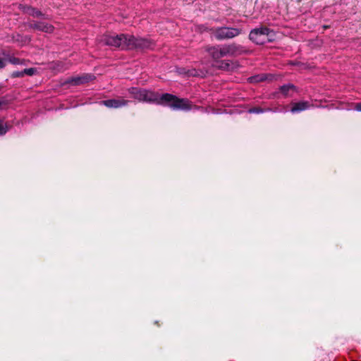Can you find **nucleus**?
Segmentation results:
<instances>
[{
    "label": "nucleus",
    "instance_id": "ddd939ff",
    "mask_svg": "<svg viewBox=\"0 0 361 361\" xmlns=\"http://www.w3.org/2000/svg\"><path fill=\"white\" fill-rule=\"evenodd\" d=\"M290 90H295V86L293 84H286L279 87L280 92L285 97H287L289 96Z\"/></svg>",
    "mask_w": 361,
    "mask_h": 361
},
{
    "label": "nucleus",
    "instance_id": "f8f14e48",
    "mask_svg": "<svg viewBox=\"0 0 361 361\" xmlns=\"http://www.w3.org/2000/svg\"><path fill=\"white\" fill-rule=\"evenodd\" d=\"M128 92L133 96L134 99L140 102L143 101L144 89L132 87L128 90Z\"/></svg>",
    "mask_w": 361,
    "mask_h": 361
},
{
    "label": "nucleus",
    "instance_id": "9d476101",
    "mask_svg": "<svg viewBox=\"0 0 361 361\" xmlns=\"http://www.w3.org/2000/svg\"><path fill=\"white\" fill-rule=\"evenodd\" d=\"M313 105L307 101H301L299 102L292 103L290 112L293 114L298 113L305 111Z\"/></svg>",
    "mask_w": 361,
    "mask_h": 361
},
{
    "label": "nucleus",
    "instance_id": "9b49d317",
    "mask_svg": "<svg viewBox=\"0 0 361 361\" xmlns=\"http://www.w3.org/2000/svg\"><path fill=\"white\" fill-rule=\"evenodd\" d=\"M213 66L222 71H229L232 68V62L229 60H219L214 62Z\"/></svg>",
    "mask_w": 361,
    "mask_h": 361
},
{
    "label": "nucleus",
    "instance_id": "4468645a",
    "mask_svg": "<svg viewBox=\"0 0 361 361\" xmlns=\"http://www.w3.org/2000/svg\"><path fill=\"white\" fill-rule=\"evenodd\" d=\"M52 68L57 71L62 72L68 69V66L62 61H56L53 63Z\"/></svg>",
    "mask_w": 361,
    "mask_h": 361
},
{
    "label": "nucleus",
    "instance_id": "39448f33",
    "mask_svg": "<svg viewBox=\"0 0 361 361\" xmlns=\"http://www.w3.org/2000/svg\"><path fill=\"white\" fill-rule=\"evenodd\" d=\"M273 31L267 27H260L252 30L249 35V39L256 44L262 45L272 41Z\"/></svg>",
    "mask_w": 361,
    "mask_h": 361
},
{
    "label": "nucleus",
    "instance_id": "2eb2a0df",
    "mask_svg": "<svg viewBox=\"0 0 361 361\" xmlns=\"http://www.w3.org/2000/svg\"><path fill=\"white\" fill-rule=\"evenodd\" d=\"M271 109L270 108L263 109L259 106L250 108L248 109L247 112L249 114H262L267 111H270Z\"/></svg>",
    "mask_w": 361,
    "mask_h": 361
},
{
    "label": "nucleus",
    "instance_id": "f257e3e1",
    "mask_svg": "<svg viewBox=\"0 0 361 361\" xmlns=\"http://www.w3.org/2000/svg\"><path fill=\"white\" fill-rule=\"evenodd\" d=\"M100 44L106 46H110L115 48L124 49H150L152 43L150 40L145 38H137L133 35L120 34L109 35L106 34L101 36L99 39Z\"/></svg>",
    "mask_w": 361,
    "mask_h": 361
},
{
    "label": "nucleus",
    "instance_id": "f3484780",
    "mask_svg": "<svg viewBox=\"0 0 361 361\" xmlns=\"http://www.w3.org/2000/svg\"><path fill=\"white\" fill-rule=\"evenodd\" d=\"M8 60L12 64L18 65V64L22 63L21 60L16 57H13V56L9 57Z\"/></svg>",
    "mask_w": 361,
    "mask_h": 361
},
{
    "label": "nucleus",
    "instance_id": "dca6fc26",
    "mask_svg": "<svg viewBox=\"0 0 361 361\" xmlns=\"http://www.w3.org/2000/svg\"><path fill=\"white\" fill-rule=\"evenodd\" d=\"M250 82H262V81L265 80L266 77L264 75H255L254 77L250 78Z\"/></svg>",
    "mask_w": 361,
    "mask_h": 361
},
{
    "label": "nucleus",
    "instance_id": "aec40b11",
    "mask_svg": "<svg viewBox=\"0 0 361 361\" xmlns=\"http://www.w3.org/2000/svg\"><path fill=\"white\" fill-rule=\"evenodd\" d=\"M7 132V128L4 126L3 122L0 121V135L6 134Z\"/></svg>",
    "mask_w": 361,
    "mask_h": 361
},
{
    "label": "nucleus",
    "instance_id": "1a4fd4ad",
    "mask_svg": "<svg viewBox=\"0 0 361 361\" xmlns=\"http://www.w3.org/2000/svg\"><path fill=\"white\" fill-rule=\"evenodd\" d=\"M19 8L25 13H27L32 17H35V18H44V19H47V18L46 17L45 14L42 13L39 10L34 8V7H32V6H27V5H23V4H20L19 5Z\"/></svg>",
    "mask_w": 361,
    "mask_h": 361
},
{
    "label": "nucleus",
    "instance_id": "a211bd4d",
    "mask_svg": "<svg viewBox=\"0 0 361 361\" xmlns=\"http://www.w3.org/2000/svg\"><path fill=\"white\" fill-rule=\"evenodd\" d=\"M36 73V69L34 68H25L23 70V73L27 75H33Z\"/></svg>",
    "mask_w": 361,
    "mask_h": 361
},
{
    "label": "nucleus",
    "instance_id": "7ed1b4c3",
    "mask_svg": "<svg viewBox=\"0 0 361 361\" xmlns=\"http://www.w3.org/2000/svg\"><path fill=\"white\" fill-rule=\"evenodd\" d=\"M242 50L243 47L235 43L207 46L206 47V51L209 54L214 62L219 61L225 56H235L240 54Z\"/></svg>",
    "mask_w": 361,
    "mask_h": 361
},
{
    "label": "nucleus",
    "instance_id": "f03ea898",
    "mask_svg": "<svg viewBox=\"0 0 361 361\" xmlns=\"http://www.w3.org/2000/svg\"><path fill=\"white\" fill-rule=\"evenodd\" d=\"M142 102L166 106L173 110L189 111L192 109V103L188 99L178 98L169 93L160 94L157 92L145 89Z\"/></svg>",
    "mask_w": 361,
    "mask_h": 361
},
{
    "label": "nucleus",
    "instance_id": "6e6552de",
    "mask_svg": "<svg viewBox=\"0 0 361 361\" xmlns=\"http://www.w3.org/2000/svg\"><path fill=\"white\" fill-rule=\"evenodd\" d=\"M31 29L42 31L47 33H51L54 27L52 25L42 21H32L27 24Z\"/></svg>",
    "mask_w": 361,
    "mask_h": 361
},
{
    "label": "nucleus",
    "instance_id": "412c9836",
    "mask_svg": "<svg viewBox=\"0 0 361 361\" xmlns=\"http://www.w3.org/2000/svg\"><path fill=\"white\" fill-rule=\"evenodd\" d=\"M354 109L357 111H361V102L356 103L355 104Z\"/></svg>",
    "mask_w": 361,
    "mask_h": 361
},
{
    "label": "nucleus",
    "instance_id": "6ab92c4d",
    "mask_svg": "<svg viewBox=\"0 0 361 361\" xmlns=\"http://www.w3.org/2000/svg\"><path fill=\"white\" fill-rule=\"evenodd\" d=\"M24 76L23 71H14L11 74L12 78H23Z\"/></svg>",
    "mask_w": 361,
    "mask_h": 361
},
{
    "label": "nucleus",
    "instance_id": "423d86ee",
    "mask_svg": "<svg viewBox=\"0 0 361 361\" xmlns=\"http://www.w3.org/2000/svg\"><path fill=\"white\" fill-rule=\"evenodd\" d=\"M95 77L94 75L85 73L82 75L72 77L66 80L65 84H69L71 85L77 86L87 83L90 81L94 80Z\"/></svg>",
    "mask_w": 361,
    "mask_h": 361
},
{
    "label": "nucleus",
    "instance_id": "5701e85b",
    "mask_svg": "<svg viewBox=\"0 0 361 361\" xmlns=\"http://www.w3.org/2000/svg\"><path fill=\"white\" fill-rule=\"evenodd\" d=\"M17 37H18V39H16V40H18V37H20V35H17Z\"/></svg>",
    "mask_w": 361,
    "mask_h": 361
},
{
    "label": "nucleus",
    "instance_id": "0eeeda50",
    "mask_svg": "<svg viewBox=\"0 0 361 361\" xmlns=\"http://www.w3.org/2000/svg\"><path fill=\"white\" fill-rule=\"evenodd\" d=\"M130 101L123 99L121 97H118L116 99H111L101 101L100 103L105 106L111 109H118L123 106H126L128 104Z\"/></svg>",
    "mask_w": 361,
    "mask_h": 361
},
{
    "label": "nucleus",
    "instance_id": "4be33fe9",
    "mask_svg": "<svg viewBox=\"0 0 361 361\" xmlns=\"http://www.w3.org/2000/svg\"><path fill=\"white\" fill-rule=\"evenodd\" d=\"M6 66V63L4 59H0V69L4 68Z\"/></svg>",
    "mask_w": 361,
    "mask_h": 361
},
{
    "label": "nucleus",
    "instance_id": "20e7f679",
    "mask_svg": "<svg viewBox=\"0 0 361 361\" xmlns=\"http://www.w3.org/2000/svg\"><path fill=\"white\" fill-rule=\"evenodd\" d=\"M204 30L211 32L214 37L219 41L233 39L240 35L243 30L237 27H219L207 28Z\"/></svg>",
    "mask_w": 361,
    "mask_h": 361
}]
</instances>
